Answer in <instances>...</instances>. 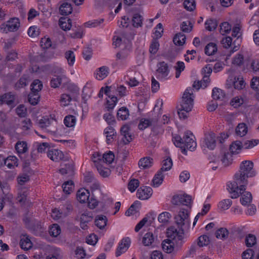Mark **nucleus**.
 <instances>
[{"mask_svg":"<svg viewBox=\"0 0 259 259\" xmlns=\"http://www.w3.org/2000/svg\"><path fill=\"white\" fill-rule=\"evenodd\" d=\"M153 159L149 157L141 158L139 161V167L142 169H146L151 167L153 164Z\"/></svg>","mask_w":259,"mask_h":259,"instance_id":"obj_22","label":"nucleus"},{"mask_svg":"<svg viewBox=\"0 0 259 259\" xmlns=\"http://www.w3.org/2000/svg\"><path fill=\"white\" fill-rule=\"evenodd\" d=\"M175 222L178 226L179 230L175 227H170L167 229V237L168 239L175 241L183 242L184 232L189 229L190 227V219L188 210L182 209L179 214L175 218Z\"/></svg>","mask_w":259,"mask_h":259,"instance_id":"obj_2","label":"nucleus"},{"mask_svg":"<svg viewBox=\"0 0 259 259\" xmlns=\"http://www.w3.org/2000/svg\"><path fill=\"white\" fill-rule=\"evenodd\" d=\"M171 217V215L169 212H163L159 215L158 220L160 223H165L168 221Z\"/></svg>","mask_w":259,"mask_h":259,"instance_id":"obj_58","label":"nucleus"},{"mask_svg":"<svg viewBox=\"0 0 259 259\" xmlns=\"http://www.w3.org/2000/svg\"><path fill=\"white\" fill-rule=\"evenodd\" d=\"M139 186V181L137 179L131 180L128 184V188L131 192H134Z\"/></svg>","mask_w":259,"mask_h":259,"instance_id":"obj_61","label":"nucleus"},{"mask_svg":"<svg viewBox=\"0 0 259 259\" xmlns=\"http://www.w3.org/2000/svg\"><path fill=\"white\" fill-rule=\"evenodd\" d=\"M76 123V118L74 116L68 115L64 119V124L68 127H73Z\"/></svg>","mask_w":259,"mask_h":259,"instance_id":"obj_43","label":"nucleus"},{"mask_svg":"<svg viewBox=\"0 0 259 259\" xmlns=\"http://www.w3.org/2000/svg\"><path fill=\"white\" fill-rule=\"evenodd\" d=\"M47 155L52 160L57 161L63 158V154L62 151L57 149H51L47 151Z\"/></svg>","mask_w":259,"mask_h":259,"instance_id":"obj_15","label":"nucleus"},{"mask_svg":"<svg viewBox=\"0 0 259 259\" xmlns=\"http://www.w3.org/2000/svg\"><path fill=\"white\" fill-rule=\"evenodd\" d=\"M59 24L62 30H69L72 26L71 20L66 17H61L59 20Z\"/></svg>","mask_w":259,"mask_h":259,"instance_id":"obj_20","label":"nucleus"},{"mask_svg":"<svg viewBox=\"0 0 259 259\" xmlns=\"http://www.w3.org/2000/svg\"><path fill=\"white\" fill-rule=\"evenodd\" d=\"M20 27V22L18 18L14 17L8 20L6 23L0 25V30L3 33H7L8 31H16Z\"/></svg>","mask_w":259,"mask_h":259,"instance_id":"obj_5","label":"nucleus"},{"mask_svg":"<svg viewBox=\"0 0 259 259\" xmlns=\"http://www.w3.org/2000/svg\"><path fill=\"white\" fill-rule=\"evenodd\" d=\"M94 162L95 163L97 169L99 174L103 177H108L111 174V170L109 168L103 167L100 163L96 159L93 160Z\"/></svg>","mask_w":259,"mask_h":259,"instance_id":"obj_18","label":"nucleus"},{"mask_svg":"<svg viewBox=\"0 0 259 259\" xmlns=\"http://www.w3.org/2000/svg\"><path fill=\"white\" fill-rule=\"evenodd\" d=\"M152 122L149 119H142L138 125V127L140 130H144L148 126L151 125Z\"/></svg>","mask_w":259,"mask_h":259,"instance_id":"obj_64","label":"nucleus"},{"mask_svg":"<svg viewBox=\"0 0 259 259\" xmlns=\"http://www.w3.org/2000/svg\"><path fill=\"white\" fill-rule=\"evenodd\" d=\"M15 149L19 154H24L28 151L27 144L25 141H18L15 146Z\"/></svg>","mask_w":259,"mask_h":259,"instance_id":"obj_27","label":"nucleus"},{"mask_svg":"<svg viewBox=\"0 0 259 259\" xmlns=\"http://www.w3.org/2000/svg\"><path fill=\"white\" fill-rule=\"evenodd\" d=\"M49 232L50 236L56 237L61 233V228L58 224H54L50 227Z\"/></svg>","mask_w":259,"mask_h":259,"instance_id":"obj_39","label":"nucleus"},{"mask_svg":"<svg viewBox=\"0 0 259 259\" xmlns=\"http://www.w3.org/2000/svg\"><path fill=\"white\" fill-rule=\"evenodd\" d=\"M225 96V93L223 90L217 88L212 90V97L214 100H223Z\"/></svg>","mask_w":259,"mask_h":259,"instance_id":"obj_41","label":"nucleus"},{"mask_svg":"<svg viewBox=\"0 0 259 259\" xmlns=\"http://www.w3.org/2000/svg\"><path fill=\"white\" fill-rule=\"evenodd\" d=\"M181 30L184 32L188 33L190 32L193 28V24L191 22V21L189 20H187L186 21H184L181 24Z\"/></svg>","mask_w":259,"mask_h":259,"instance_id":"obj_48","label":"nucleus"},{"mask_svg":"<svg viewBox=\"0 0 259 259\" xmlns=\"http://www.w3.org/2000/svg\"><path fill=\"white\" fill-rule=\"evenodd\" d=\"M6 104L10 108L16 105L15 96L11 92L5 93L0 96V105Z\"/></svg>","mask_w":259,"mask_h":259,"instance_id":"obj_8","label":"nucleus"},{"mask_svg":"<svg viewBox=\"0 0 259 259\" xmlns=\"http://www.w3.org/2000/svg\"><path fill=\"white\" fill-rule=\"evenodd\" d=\"M221 161L225 166L231 164L233 161L232 153H230L229 152H225L223 156Z\"/></svg>","mask_w":259,"mask_h":259,"instance_id":"obj_45","label":"nucleus"},{"mask_svg":"<svg viewBox=\"0 0 259 259\" xmlns=\"http://www.w3.org/2000/svg\"><path fill=\"white\" fill-rule=\"evenodd\" d=\"M114 154L111 151H109L107 153H104L102 156L98 153H95L93 154V160L96 159L99 163L104 162L106 163H111L114 159Z\"/></svg>","mask_w":259,"mask_h":259,"instance_id":"obj_9","label":"nucleus"},{"mask_svg":"<svg viewBox=\"0 0 259 259\" xmlns=\"http://www.w3.org/2000/svg\"><path fill=\"white\" fill-rule=\"evenodd\" d=\"M104 133L106 135L107 144L111 143V140L114 138L116 134L115 129L110 126L107 127L105 129Z\"/></svg>","mask_w":259,"mask_h":259,"instance_id":"obj_32","label":"nucleus"},{"mask_svg":"<svg viewBox=\"0 0 259 259\" xmlns=\"http://www.w3.org/2000/svg\"><path fill=\"white\" fill-rule=\"evenodd\" d=\"M107 221L108 220L106 216L98 215L96 217L95 223L97 227L102 229L106 226Z\"/></svg>","mask_w":259,"mask_h":259,"instance_id":"obj_23","label":"nucleus"},{"mask_svg":"<svg viewBox=\"0 0 259 259\" xmlns=\"http://www.w3.org/2000/svg\"><path fill=\"white\" fill-rule=\"evenodd\" d=\"M108 96L110 98V100L107 99L106 101L107 105V108L108 109V110L109 111L110 110H112L114 108L118 100L117 97L114 96H110V95H108Z\"/></svg>","mask_w":259,"mask_h":259,"instance_id":"obj_49","label":"nucleus"},{"mask_svg":"<svg viewBox=\"0 0 259 259\" xmlns=\"http://www.w3.org/2000/svg\"><path fill=\"white\" fill-rule=\"evenodd\" d=\"M174 242L169 239H165L162 243L163 250L167 253H171L174 248Z\"/></svg>","mask_w":259,"mask_h":259,"instance_id":"obj_26","label":"nucleus"},{"mask_svg":"<svg viewBox=\"0 0 259 259\" xmlns=\"http://www.w3.org/2000/svg\"><path fill=\"white\" fill-rule=\"evenodd\" d=\"M215 136L213 133L205 136L204 143L206 146L210 150H213L215 147Z\"/></svg>","mask_w":259,"mask_h":259,"instance_id":"obj_14","label":"nucleus"},{"mask_svg":"<svg viewBox=\"0 0 259 259\" xmlns=\"http://www.w3.org/2000/svg\"><path fill=\"white\" fill-rule=\"evenodd\" d=\"M164 175L163 172L159 170L155 175L153 180L152 186L154 187H159L163 181Z\"/></svg>","mask_w":259,"mask_h":259,"instance_id":"obj_21","label":"nucleus"},{"mask_svg":"<svg viewBox=\"0 0 259 259\" xmlns=\"http://www.w3.org/2000/svg\"><path fill=\"white\" fill-rule=\"evenodd\" d=\"M172 166V161L170 157H167L162 162V166L159 169L160 171L163 172L169 170Z\"/></svg>","mask_w":259,"mask_h":259,"instance_id":"obj_29","label":"nucleus"},{"mask_svg":"<svg viewBox=\"0 0 259 259\" xmlns=\"http://www.w3.org/2000/svg\"><path fill=\"white\" fill-rule=\"evenodd\" d=\"M256 174L253 169V163L249 160L242 161L240 165L239 170L234 176L233 180L227 184V189L231 193V198H237L239 197V193L237 190H239L240 193L246 190L247 184V178L254 177Z\"/></svg>","mask_w":259,"mask_h":259,"instance_id":"obj_1","label":"nucleus"},{"mask_svg":"<svg viewBox=\"0 0 259 259\" xmlns=\"http://www.w3.org/2000/svg\"><path fill=\"white\" fill-rule=\"evenodd\" d=\"M57 71L60 74L57 76L55 75L51 80V86L54 88H58L61 85L62 79L66 78L64 70L62 68H58Z\"/></svg>","mask_w":259,"mask_h":259,"instance_id":"obj_13","label":"nucleus"},{"mask_svg":"<svg viewBox=\"0 0 259 259\" xmlns=\"http://www.w3.org/2000/svg\"><path fill=\"white\" fill-rule=\"evenodd\" d=\"M129 115L128 109L125 107H122L117 111V118L118 120H125L127 119Z\"/></svg>","mask_w":259,"mask_h":259,"instance_id":"obj_24","label":"nucleus"},{"mask_svg":"<svg viewBox=\"0 0 259 259\" xmlns=\"http://www.w3.org/2000/svg\"><path fill=\"white\" fill-rule=\"evenodd\" d=\"M109 68L106 66H102L99 68L97 71L96 78L98 80H102L105 78L109 74Z\"/></svg>","mask_w":259,"mask_h":259,"instance_id":"obj_28","label":"nucleus"},{"mask_svg":"<svg viewBox=\"0 0 259 259\" xmlns=\"http://www.w3.org/2000/svg\"><path fill=\"white\" fill-rule=\"evenodd\" d=\"M65 57L67 60L68 65L70 66H73L75 60L74 52L71 50L66 51L65 53Z\"/></svg>","mask_w":259,"mask_h":259,"instance_id":"obj_44","label":"nucleus"},{"mask_svg":"<svg viewBox=\"0 0 259 259\" xmlns=\"http://www.w3.org/2000/svg\"><path fill=\"white\" fill-rule=\"evenodd\" d=\"M239 193V196L240 194H241V197L240 198V202L243 205H248L252 201V197L250 192H245L242 191L241 193H240V190H237Z\"/></svg>","mask_w":259,"mask_h":259,"instance_id":"obj_16","label":"nucleus"},{"mask_svg":"<svg viewBox=\"0 0 259 259\" xmlns=\"http://www.w3.org/2000/svg\"><path fill=\"white\" fill-rule=\"evenodd\" d=\"M217 45L213 42H209L205 48V53L208 56L214 55L217 51Z\"/></svg>","mask_w":259,"mask_h":259,"instance_id":"obj_35","label":"nucleus"},{"mask_svg":"<svg viewBox=\"0 0 259 259\" xmlns=\"http://www.w3.org/2000/svg\"><path fill=\"white\" fill-rule=\"evenodd\" d=\"M159 44L156 39H153L149 48L150 53L155 54L158 50Z\"/></svg>","mask_w":259,"mask_h":259,"instance_id":"obj_63","label":"nucleus"},{"mask_svg":"<svg viewBox=\"0 0 259 259\" xmlns=\"http://www.w3.org/2000/svg\"><path fill=\"white\" fill-rule=\"evenodd\" d=\"M154 237L153 234L151 232L146 233L142 240L143 244L145 246H150L154 242Z\"/></svg>","mask_w":259,"mask_h":259,"instance_id":"obj_36","label":"nucleus"},{"mask_svg":"<svg viewBox=\"0 0 259 259\" xmlns=\"http://www.w3.org/2000/svg\"><path fill=\"white\" fill-rule=\"evenodd\" d=\"M193 138L194 137L192 133L190 131H187L183 138L177 135L173 138L172 141L176 147L181 149L182 153L187 155L186 149L193 151L196 148L197 144Z\"/></svg>","mask_w":259,"mask_h":259,"instance_id":"obj_4","label":"nucleus"},{"mask_svg":"<svg viewBox=\"0 0 259 259\" xmlns=\"http://www.w3.org/2000/svg\"><path fill=\"white\" fill-rule=\"evenodd\" d=\"M4 165H6L9 168H13L15 166H18V159L14 156H8L5 160Z\"/></svg>","mask_w":259,"mask_h":259,"instance_id":"obj_30","label":"nucleus"},{"mask_svg":"<svg viewBox=\"0 0 259 259\" xmlns=\"http://www.w3.org/2000/svg\"><path fill=\"white\" fill-rule=\"evenodd\" d=\"M247 126L246 124L244 123L238 124L236 128V133L237 135L240 137H243L246 135L247 133Z\"/></svg>","mask_w":259,"mask_h":259,"instance_id":"obj_37","label":"nucleus"},{"mask_svg":"<svg viewBox=\"0 0 259 259\" xmlns=\"http://www.w3.org/2000/svg\"><path fill=\"white\" fill-rule=\"evenodd\" d=\"M32 230L33 233L36 235L40 234L44 231V229L39 222H37L36 224L32 226Z\"/></svg>","mask_w":259,"mask_h":259,"instance_id":"obj_62","label":"nucleus"},{"mask_svg":"<svg viewBox=\"0 0 259 259\" xmlns=\"http://www.w3.org/2000/svg\"><path fill=\"white\" fill-rule=\"evenodd\" d=\"M74 188V183L71 180L66 181L62 185L63 191L67 194H70Z\"/></svg>","mask_w":259,"mask_h":259,"instance_id":"obj_40","label":"nucleus"},{"mask_svg":"<svg viewBox=\"0 0 259 259\" xmlns=\"http://www.w3.org/2000/svg\"><path fill=\"white\" fill-rule=\"evenodd\" d=\"M192 201L191 196L188 194H177L172 196L171 202L173 205H180L182 204L188 206Z\"/></svg>","mask_w":259,"mask_h":259,"instance_id":"obj_7","label":"nucleus"},{"mask_svg":"<svg viewBox=\"0 0 259 259\" xmlns=\"http://www.w3.org/2000/svg\"><path fill=\"white\" fill-rule=\"evenodd\" d=\"M39 98L38 94L31 93L28 95V101L31 105H35L38 103Z\"/></svg>","mask_w":259,"mask_h":259,"instance_id":"obj_56","label":"nucleus"},{"mask_svg":"<svg viewBox=\"0 0 259 259\" xmlns=\"http://www.w3.org/2000/svg\"><path fill=\"white\" fill-rule=\"evenodd\" d=\"M104 21V19H100L99 20H92L85 23L84 25L87 27H96L102 23Z\"/></svg>","mask_w":259,"mask_h":259,"instance_id":"obj_55","label":"nucleus"},{"mask_svg":"<svg viewBox=\"0 0 259 259\" xmlns=\"http://www.w3.org/2000/svg\"><path fill=\"white\" fill-rule=\"evenodd\" d=\"M31 93L38 94L42 88V83L38 79L34 80L31 84Z\"/></svg>","mask_w":259,"mask_h":259,"instance_id":"obj_38","label":"nucleus"},{"mask_svg":"<svg viewBox=\"0 0 259 259\" xmlns=\"http://www.w3.org/2000/svg\"><path fill=\"white\" fill-rule=\"evenodd\" d=\"M194 105V96L192 89L187 88L184 92L180 104L177 106L178 113L180 119H185Z\"/></svg>","mask_w":259,"mask_h":259,"instance_id":"obj_3","label":"nucleus"},{"mask_svg":"<svg viewBox=\"0 0 259 259\" xmlns=\"http://www.w3.org/2000/svg\"><path fill=\"white\" fill-rule=\"evenodd\" d=\"M209 237L205 235H201L198 238L197 244L199 247L207 245L209 243Z\"/></svg>","mask_w":259,"mask_h":259,"instance_id":"obj_54","label":"nucleus"},{"mask_svg":"<svg viewBox=\"0 0 259 259\" xmlns=\"http://www.w3.org/2000/svg\"><path fill=\"white\" fill-rule=\"evenodd\" d=\"M184 8L189 11H193L196 8V3L194 0H185L183 3Z\"/></svg>","mask_w":259,"mask_h":259,"instance_id":"obj_53","label":"nucleus"},{"mask_svg":"<svg viewBox=\"0 0 259 259\" xmlns=\"http://www.w3.org/2000/svg\"><path fill=\"white\" fill-rule=\"evenodd\" d=\"M20 245L22 249L27 250L31 248L32 243L28 237L24 236L20 240Z\"/></svg>","mask_w":259,"mask_h":259,"instance_id":"obj_34","label":"nucleus"},{"mask_svg":"<svg viewBox=\"0 0 259 259\" xmlns=\"http://www.w3.org/2000/svg\"><path fill=\"white\" fill-rule=\"evenodd\" d=\"M186 41V36L181 32L177 33L174 37L173 41L176 45L182 46Z\"/></svg>","mask_w":259,"mask_h":259,"instance_id":"obj_33","label":"nucleus"},{"mask_svg":"<svg viewBox=\"0 0 259 259\" xmlns=\"http://www.w3.org/2000/svg\"><path fill=\"white\" fill-rule=\"evenodd\" d=\"M93 219V216L91 212H85L81 214L80 217V222L83 223H89Z\"/></svg>","mask_w":259,"mask_h":259,"instance_id":"obj_60","label":"nucleus"},{"mask_svg":"<svg viewBox=\"0 0 259 259\" xmlns=\"http://www.w3.org/2000/svg\"><path fill=\"white\" fill-rule=\"evenodd\" d=\"M256 237L254 235L248 234L245 238V243L247 246L252 247L256 243Z\"/></svg>","mask_w":259,"mask_h":259,"instance_id":"obj_57","label":"nucleus"},{"mask_svg":"<svg viewBox=\"0 0 259 259\" xmlns=\"http://www.w3.org/2000/svg\"><path fill=\"white\" fill-rule=\"evenodd\" d=\"M72 98L69 94H64L61 95L60 100L61 105L66 106L69 104Z\"/></svg>","mask_w":259,"mask_h":259,"instance_id":"obj_59","label":"nucleus"},{"mask_svg":"<svg viewBox=\"0 0 259 259\" xmlns=\"http://www.w3.org/2000/svg\"><path fill=\"white\" fill-rule=\"evenodd\" d=\"M59 10L62 15H68L72 13V7L70 3H64L60 7Z\"/></svg>","mask_w":259,"mask_h":259,"instance_id":"obj_31","label":"nucleus"},{"mask_svg":"<svg viewBox=\"0 0 259 259\" xmlns=\"http://www.w3.org/2000/svg\"><path fill=\"white\" fill-rule=\"evenodd\" d=\"M76 197L80 203H85L90 198L89 192L85 189H81L77 191Z\"/></svg>","mask_w":259,"mask_h":259,"instance_id":"obj_19","label":"nucleus"},{"mask_svg":"<svg viewBox=\"0 0 259 259\" xmlns=\"http://www.w3.org/2000/svg\"><path fill=\"white\" fill-rule=\"evenodd\" d=\"M157 69L155 72L156 77L160 80H165L168 78L169 69L167 63L164 61L157 64Z\"/></svg>","mask_w":259,"mask_h":259,"instance_id":"obj_6","label":"nucleus"},{"mask_svg":"<svg viewBox=\"0 0 259 259\" xmlns=\"http://www.w3.org/2000/svg\"><path fill=\"white\" fill-rule=\"evenodd\" d=\"M259 143L258 140H246L243 143V148L245 149H251Z\"/></svg>","mask_w":259,"mask_h":259,"instance_id":"obj_52","label":"nucleus"},{"mask_svg":"<svg viewBox=\"0 0 259 259\" xmlns=\"http://www.w3.org/2000/svg\"><path fill=\"white\" fill-rule=\"evenodd\" d=\"M232 204V201L230 199H224L220 201L218 204L219 209L225 210L229 209Z\"/></svg>","mask_w":259,"mask_h":259,"instance_id":"obj_46","label":"nucleus"},{"mask_svg":"<svg viewBox=\"0 0 259 259\" xmlns=\"http://www.w3.org/2000/svg\"><path fill=\"white\" fill-rule=\"evenodd\" d=\"M131 244V240L128 237L122 239L119 244L115 252L117 257L120 256L122 253L125 252L129 248Z\"/></svg>","mask_w":259,"mask_h":259,"instance_id":"obj_12","label":"nucleus"},{"mask_svg":"<svg viewBox=\"0 0 259 259\" xmlns=\"http://www.w3.org/2000/svg\"><path fill=\"white\" fill-rule=\"evenodd\" d=\"M38 124L41 128L49 127L51 125L54 126L53 128L48 129V130L51 132L55 133L56 132V125H57V121L56 120L43 118L39 121Z\"/></svg>","mask_w":259,"mask_h":259,"instance_id":"obj_10","label":"nucleus"},{"mask_svg":"<svg viewBox=\"0 0 259 259\" xmlns=\"http://www.w3.org/2000/svg\"><path fill=\"white\" fill-rule=\"evenodd\" d=\"M243 148V143L240 141H235L230 145V150L232 154H238Z\"/></svg>","mask_w":259,"mask_h":259,"instance_id":"obj_25","label":"nucleus"},{"mask_svg":"<svg viewBox=\"0 0 259 259\" xmlns=\"http://www.w3.org/2000/svg\"><path fill=\"white\" fill-rule=\"evenodd\" d=\"M152 189L150 187L142 186L137 192V197L141 200L148 199L152 195Z\"/></svg>","mask_w":259,"mask_h":259,"instance_id":"obj_11","label":"nucleus"},{"mask_svg":"<svg viewBox=\"0 0 259 259\" xmlns=\"http://www.w3.org/2000/svg\"><path fill=\"white\" fill-rule=\"evenodd\" d=\"M155 214L154 213H149L147 217L144 218L135 227V230L138 232L148 221V218L151 219L149 220L150 223L153 221L155 217Z\"/></svg>","mask_w":259,"mask_h":259,"instance_id":"obj_17","label":"nucleus"},{"mask_svg":"<svg viewBox=\"0 0 259 259\" xmlns=\"http://www.w3.org/2000/svg\"><path fill=\"white\" fill-rule=\"evenodd\" d=\"M228 234L229 232L227 229L221 228L216 231L215 235L218 239H224L228 236Z\"/></svg>","mask_w":259,"mask_h":259,"instance_id":"obj_50","label":"nucleus"},{"mask_svg":"<svg viewBox=\"0 0 259 259\" xmlns=\"http://www.w3.org/2000/svg\"><path fill=\"white\" fill-rule=\"evenodd\" d=\"M142 16L139 14H135L133 16L132 22L133 25L135 27H141L142 25Z\"/></svg>","mask_w":259,"mask_h":259,"instance_id":"obj_51","label":"nucleus"},{"mask_svg":"<svg viewBox=\"0 0 259 259\" xmlns=\"http://www.w3.org/2000/svg\"><path fill=\"white\" fill-rule=\"evenodd\" d=\"M231 28V25L228 22H224L220 25V32L222 35L228 34Z\"/></svg>","mask_w":259,"mask_h":259,"instance_id":"obj_47","label":"nucleus"},{"mask_svg":"<svg viewBox=\"0 0 259 259\" xmlns=\"http://www.w3.org/2000/svg\"><path fill=\"white\" fill-rule=\"evenodd\" d=\"M218 24L217 20L215 19H210L207 20L205 22V29L209 31L214 30L217 27Z\"/></svg>","mask_w":259,"mask_h":259,"instance_id":"obj_42","label":"nucleus"}]
</instances>
